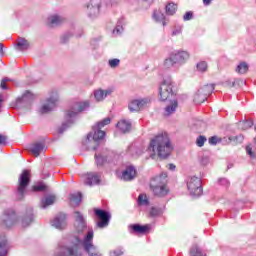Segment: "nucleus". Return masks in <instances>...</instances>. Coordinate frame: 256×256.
Returning <instances> with one entry per match:
<instances>
[{
	"label": "nucleus",
	"mask_w": 256,
	"mask_h": 256,
	"mask_svg": "<svg viewBox=\"0 0 256 256\" xmlns=\"http://www.w3.org/2000/svg\"><path fill=\"white\" fill-rule=\"evenodd\" d=\"M75 219L78 233H85L86 231V235L83 240H81V236H78L75 238V242L62 246L60 256H83L79 247H83L88 255L97 256L93 245V230L87 231V225L81 212H75Z\"/></svg>",
	"instance_id": "f257e3e1"
},
{
	"label": "nucleus",
	"mask_w": 256,
	"mask_h": 256,
	"mask_svg": "<svg viewBox=\"0 0 256 256\" xmlns=\"http://www.w3.org/2000/svg\"><path fill=\"white\" fill-rule=\"evenodd\" d=\"M148 151H150L151 159L159 157L160 159H167L173 151L171 140L167 133H162L154 136L149 143Z\"/></svg>",
	"instance_id": "f03ea898"
},
{
	"label": "nucleus",
	"mask_w": 256,
	"mask_h": 256,
	"mask_svg": "<svg viewBox=\"0 0 256 256\" xmlns=\"http://www.w3.org/2000/svg\"><path fill=\"white\" fill-rule=\"evenodd\" d=\"M150 189L156 197H165V195H168L167 173H162L152 178L150 181Z\"/></svg>",
	"instance_id": "7ed1b4c3"
},
{
	"label": "nucleus",
	"mask_w": 256,
	"mask_h": 256,
	"mask_svg": "<svg viewBox=\"0 0 256 256\" xmlns=\"http://www.w3.org/2000/svg\"><path fill=\"white\" fill-rule=\"evenodd\" d=\"M31 183V171L23 170L18 178V186L16 190V195L19 200L23 199L27 194V188Z\"/></svg>",
	"instance_id": "20e7f679"
},
{
	"label": "nucleus",
	"mask_w": 256,
	"mask_h": 256,
	"mask_svg": "<svg viewBox=\"0 0 256 256\" xmlns=\"http://www.w3.org/2000/svg\"><path fill=\"white\" fill-rule=\"evenodd\" d=\"M86 109H89V102H76L72 106L71 110L67 111L66 113V120L68 123H72L73 117H75L78 113H81V111H85Z\"/></svg>",
	"instance_id": "39448f33"
},
{
	"label": "nucleus",
	"mask_w": 256,
	"mask_h": 256,
	"mask_svg": "<svg viewBox=\"0 0 256 256\" xmlns=\"http://www.w3.org/2000/svg\"><path fill=\"white\" fill-rule=\"evenodd\" d=\"M187 187L194 197L203 195V187H201V179L199 177H191L188 180Z\"/></svg>",
	"instance_id": "423d86ee"
},
{
	"label": "nucleus",
	"mask_w": 256,
	"mask_h": 256,
	"mask_svg": "<svg viewBox=\"0 0 256 256\" xmlns=\"http://www.w3.org/2000/svg\"><path fill=\"white\" fill-rule=\"evenodd\" d=\"M159 95L162 101H167L173 95V81L164 80L160 85Z\"/></svg>",
	"instance_id": "0eeeda50"
},
{
	"label": "nucleus",
	"mask_w": 256,
	"mask_h": 256,
	"mask_svg": "<svg viewBox=\"0 0 256 256\" xmlns=\"http://www.w3.org/2000/svg\"><path fill=\"white\" fill-rule=\"evenodd\" d=\"M59 101V95L57 92H52L46 100V104H44L41 109L40 113L44 115L45 113H49L50 111H53L55 107H57V102Z\"/></svg>",
	"instance_id": "6e6552de"
},
{
	"label": "nucleus",
	"mask_w": 256,
	"mask_h": 256,
	"mask_svg": "<svg viewBox=\"0 0 256 256\" xmlns=\"http://www.w3.org/2000/svg\"><path fill=\"white\" fill-rule=\"evenodd\" d=\"M111 221V213L105 210L97 209V227L98 229H105L109 227Z\"/></svg>",
	"instance_id": "1a4fd4ad"
},
{
	"label": "nucleus",
	"mask_w": 256,
	"mask_h": 256,
	"mask_svg": "<svg viewBox=\"0 0 256 256\" xmlns=\"http://www.w3.org/2000/svg\"><path fill=\"white\" fill-rule=\"evenodd\" d=\"M2 223L4 227H13V225L17 223V214H15V210H5L2 216Z\"/></svg>",
	"instance_id": "9d476101"
},
{
	"label": "nucleus",
	"mask_w": 256,
	"mask_h": 256,
	"mask_svg": "<svg viewBox=\"0 0 256 256\" xmlns=\"http://www.w3.org/2000/svg\"><path fill=\"white\" fill-rule=\"evenodd\" d=\"M83 145L88 150L97 149V130L94 129L87 135L86 139L83 141Z\"/></svg>",
	"instance_id": "9b49d317"
},
{
	"label": "nucleus",
	"mask_w": 256,
	"mask_h": 256,
	"mask_svg": "<svg viewBox=\"0 0 256 256\" xmlns=\"http://www.w3.org/2000/svg\"><path fill=\"white\" fill-rule=\"evenodd\" d=\"M106 125H111V118L106 117L97 123V141H103L105 139L107 132L102 130Z\"/></svg>",
	"instance_id": "f8f14e48"
},
{
	"label": "nucleus",
	"mask_w": 256,
	"mask_h": 256,
	"mask_svg": "<svg viewBox=\"0 0 256 256\" xmlns=\"http://www.w3.org/2000/svg\"><path fill=\"white\" fill-rule=\"evenodd\" d=\"M51 223L56 229H65V227H67V216L60 213L52 220Z\"/></svg>",
	"instance_id": "ddd939ff"
},
{
	"label": "nucleus",
	"mask_w": 256,
	"mask_h": 256,
	"mask_svg": "<svg viewBox=\"0 0 256 256\" xmlns=\"http://www.w3.org/2000/svg\"><path fill=\"white\" fill-rule=\"evenodd\" d=\"M81 179L84 185H88L89 187L93 185H97V173L96 172H87L86 174L81 175Z\"/></svg>",
	"instance_id": "4468645a"
},
{
	"label": "nucleus",
	"mask_w": 256,
	"mask_h": 256,
	"mask_svg": "<svg viewBox=\"0 0 256 256\" xmlns=\"http://www.w3.org/2000/svg\"><path fill=\"white\" fill-rule=\"evenodd\" d=\"M145 105H147V101L145 100H132L128 107L131 113H135L141 111Z\"/></svg>",
	"instance_id": "2eb2a0df"
},
{
	"label": "nucleus",
	"mask_w": 256,
	"mask_h": 256,
	"mask_svg": "<svg viewBox=\"0 0 256 256\" xmlns=\"http://www.w3.org/2000/svg\"><path fill=\"white\" fill-rule=\"evenodd\" d=\"M45 151V144L41 142H36L31 145L30 147V153L34 155V157H39L41 155V152Z\"/></svg>",
	"instance_id": "dca6fc26"
},
{
	"label": "nucleus",
	"mask_w": 256,
	"mask_h": 256,
	"mask_svg": "<svg viewBox=\"0 0 256 256\" xmlns=\"http://www.w3.org/2000/svg\"><path fill=\"white\" fill-rule=\"evenodd\" d=\"M174 55V59L176 60V63H185L189 61V52L187 51H178L177 53H172Z\"/></svg>",
	"instance_id": "f3484780"
},
{
	"label": "nucleus",
	"mask_w": 256,
	"mask_h": 256,
	"mask_svg": "<svg viewBox=\"0 0 256 256\" xmlns=\"http://www.w3.org/2000/svg\"><path fill=\"white\" fill-rule=\"evenodd\" d=\"M152 19H154L156 23H162L163 27L167 25V19L165 18V14H163L161 10H154Z\"/></svg>",
	"instance_id": "a211bd4d"
},
{
	"label": "nucleus",
	"mask_w": 256,
	"mask_h": 256,
	"mask_svg": "<svg viewBox=\"0 0 256 256\" xmlns=\"http://www.w3.org/2000/svg\"><path fill=\"white\" fill-rule=\"evenodd\" d=\"M135 175H137V171L133 167H128L122 174V179L124 181H132V179H135Z\"/></svg>",
	"instance_id": "6ab92c4d"
},
{
	"label": "nucleus",
	"mask_w": 256,
	"mask_h": 256,
	"mask_svg": "<svg viewBox=\"0 0 256 256\" xmlns=\"http://www.w3.org/2000/svg\"><path fill=\"white\" fill-rule=\"evenodd\" d=\"M116 127L122 132V133H129L131 131V122L127 120H120Z\"/></svg>",
	"instance_id": "aec40b11"
},
{
	"label": "nucleus",
	"mask_w": 256,
	"mask_h": 256,
	"mask_svg": "<svg viewBox=\"0 0 256 256\" xmlns=\"http://www.w3.org/2000/svg\"><path fill=\"white\" fill-rule=\"evenodd\" d=\"M130 229H132L134 233L145 235V233L149 231V226L148 225L141 226L139 224H133L130 226Z\"/></svg>",
	"instance_id": "412c9836"
},
{
	"label": "nucleus",
	"mask_w": 256,
	"mask_h": 256,
	"mask_svg": "<svg viewBox=\"0 0 256 256\" xmlns=\"http://www.w3.org/2000/svg\"><path fill=\"white\" fill-rule=\"evenodd\" d=\"M9 246L7 245V239L5 236L0 237V256H7Z\"/></svg>",
	"instance_id": "4be33fe9"
},
{
	"label": "nucleus",
	"mask_w": 256,
	"mask_h": 256,
	"mask_svg": "<svg viewBox=\"0 0 256 256\" xmlns=\"http://www.w3.org/2000/svg\"><path fill=\"white\" fill-rule=\"evenodd\" d=\"M82 195L80 192L74 193L70 195V204L72 207H79V203H81Z\"/></svg>",
	"instance_id": "5701e85b"
},
{
	"label": "nucleus",
	"mask_w": 256,
	"mask_h": 256,
	"mask_svg": "<svg viewBox=\"0 0 256 256\" xmlns=\"http://www.w3.org/2000/svg\"><path fill=\"white\" fill-rule=\"evenodd\" d=\"M199 91L202 93V95H205L206 99L215 91V85L213 84H206L202 88L199 89Z\"/></svg>",
	"instance_id": "b1692460"
},
{
	"label": "nucleus",
	"mask_w": 256,
	"mask_h": 256,
	"mask_svg": "<svg viewBox=\"0 0 256 256\" xmlns=\"http://www.w3.org/2000/svg\"><path fill=\"white\" fill-rule=\"evenodd\" d=\"M62 21H63V18L61 16H57V15L50 16L48 18V25L49 27H56L57 25H61Z\"/></svg>",
	"instance_id": "393cba45"
},
{
	"label": "nucleus",
	"mask_w": 256,
	"mask_h": 256,
	"mask_svg": "<svg viewBox=\"0 0 256 256\" xmlns=\"http://www.w3.org/2000/svg\"><path fill=\"white\" fill-rule=\"evenodd\" d=\"M53 203H55V196L49 195L41 200V207L42 209H47V207L53 205Z\"/></svg>",
	"instance_id": "a878e982"
},
{
	"label": "nucleus",
	"mask_w": 256,
	"mask_h": 256,
	"mask_svg": "<svg viewBox=\"0 0 256 256\" xmlns=\"http://www.w3.org/2000/svg\"><path fill=\"white\" fill-rule=\"evenodd\" d=\"M235 71L238 75H245L249 71V64L247 62H240Z\"/></svg>",
	"instance_id": "bb28decb"
},
{
	"label": "nucleus",
	"mask_w": 256,
	"mask_h": 256,
	"mask_svg": "<svg viewBox=\"0 0 256 256\" xmlns=\"http://www.w3.org/2000/svg\"><path fill=\"white\" fill-rule=\"evenodd\" d=\"M112 93H113V90L111 89H108V90L98 89L97 101H103L108 95H111Z\"/></svg>",
	"instance_id": "cd10ccee"
},
{
	"label": "nucleus",
	"mask_w": 256,
	"mask_h": 256,
	"mask_svg": "<svg viewBox=\"0 0 256 256\" xmlns=\"http://www.w3.org/2000/svg\"><path fill=\"white\" fill-rule=\"evenodd\" d=\"M194 103H197L198 105H201V103H205L207 101V97L203 95L199 90L194 94L193 97Z\"/></svg>",
	"instance_id": "c85d7f7f"
},
{
	"label": "nucleus",
	"mask_w": 256,
	"mask_h": 256,
	"mask_svg": "<svg viewBox=\"0 0 256 256\" xmlns=\"http://www.w3.org/2000/svg\"><path fill=\"white\" fill-rule=\"evenodd\" d=\"M176 63L177 60H175V55L171 53L170 57L164 60V67L165 69H171V67H173V65H176Z\"/></svg>",
	"instance_id": "c756f323"
},
{
	"label": "nucleus",
	"mask_w": 256,
	"mask_h": 256,
	"mask_svg": "<svg viewBox=\"0 0 256 256\" xmlns=\"http://www.w3.org/2000/svg\"><path fill=\"white\" fill-rule=\"evenodd\" d=\"M17 47L19 51H27V49H29V41H27L25 38H19Z\"/></svg>",
	"instance_id": "7c9ffc66"
},
{
	"label": "nucleus",
	"mask_w": 256,
	"mask_h": 256,
	"mask_svg": "<svg viewBox=\"0 0 256 256\" xmlns=\"http://www.w3.org/2000/svg\"><path fill=\"white\" fill-rule=\"evenodd\" d=\"M243 139V135L230 136L228 138V143H233V145H239V143H243Z\"/></svg>",
	"instance_id": "2f4dec72"
},
{
	"label": "nucleus",
	"mask_w": 256,
	"mask_h": 256,
	"mask_svg": "<svg viewBox=\"0 0 256 256\" xmlns=\"http://www.w3.org/2000/svg\"><path fill=\"white\" fill-rule=\"evenodd\" d=\"M177 12V5L175 3H169L166 6V15H173Z\"/></svg>",
	"instance_id": "473e14b6"
},
{
	"label": "nucleus",
	"mask_w": 256,
	"mask_h": 256,
	"mask_svg": "<svg viewBox=\"0 0 256 256\" xmlns=\"http://www.w3.org/2000/svg\"><path fill=\"white\" fill-rule=\"evenodd\" d=\"M137 203H138V205H140V206L149 205V199L147 198V195H145V194H140V195L138 196Z\"/></svg>",
	"instance_id": "72a5a7b5"
},
{
	"label": "nucleus",
	"mask_w": 256,
	"mask_h": 256,
	"mask_svg": "<svg viewBox=\"0 0 256 256\" xmlns=\"http://www.w3.org/2000/svg\"><path fill=\"white\" fill-rule=\"evenodd\" d=\"M177 107H178L177 101L172 102L171 105L167 106L165 109L167 115H171V113H175Z\"/></svg>",
	"instance_id": "f704fd0d"
},
{
	"label": "nucleus",
	"mask_w": 256,
	"mask_h": 256,
	"mask_svg": "<svg viewBox=\"0 0 256 256\" xmlns=\"http://www.w3.org/2000/svg\"><path fill=\"white\" fill-rule=\"evenodd\" d=\"M33 223V214H29L28 216L24 217L22 220L23 227H29Z\"/></svg>",
	"instance_id": "c9c22d12"
},
{
	"label": "nucleus",
	"mask_w": 256,
	"mask_h": 256,
	"mask_svg": "<svg viewBox=\"0 0 256 256\" xmlns=\"http://www.w3.org/2000/svg\"><path fill=\"white\" fill-rule=\"evenodd\" d=\"M206 142H207V137L203 135L198 136L196 139L197 147H203V145H205Z\"/></svg>",
	"instance_id": "e433bc0d"
},
{
	"label": "nucleus",
	"mask_w": 256,
	"mask_h": 256,
	"mask_svg": "<svg viewBox=\"0 0 256 256\" xmlns=\"http://www.w3.org/2000/svg\"><path fill=\"white\" fill-rule=\"evenodd\" d=\"M125 255V250L123 248H116L115 250L110 251V256H122Z\"/></svg>",
	"instance_id": "4c0bfd02"
},
{
	"label": "nucleus",
	"mask_w": 256,
	"mask_h": 256,
	"mask_svg": "<svg viewBox=\"0 0 256 256\" xmlns=\"http://www.w3.org/2000/svg\"><path fill=\"white\" fill-rule=\"evenodd\" d=\"M119 63H121V60L117 58L110 59L108 61L109 67H111L112 69H115V67H119Z\"/></svg>",
	"instance_id": "58836bf2"
},
{
	"label": "nucleus",
	"mask_w": 256,
	"mask_h": 256,
	"mask_svg": "<svg viewBox=\"0 0 256 256\" xmlns=\"http://www.w3.org/2000/svg\"><path fill=\"white\" fill-rule=\"evenodd\" d=\"M207 62L205 61H202V62H199L197 64V69L201 72V73H205V71H207Z\"/></svg>",
	"instance_id": "ea45409f"
},
{
	"label": "nucleus",
	"mask_w": 256,
	"mask_h": 256,
	"mask_svg": "<svg viewBox=\"0 0 256 256\" xmlns=\"http://www.w3.org/2000/svg\"><path fill=\"white\" fill-rule=\"evenodd\" d=\"M221 138L219 136H212L208 139L210 145H217V143H221Z\"/></svg>",
	"instance_id": "a19ab883"
},
{
	"label": "nucleus",
	"mask_w": 256,
	"mask_h": 256,
	"mask_svg": "<svg viewBox=\"0 0 256 256\" xmlns=\"http://www.w3.org/2000/svg\"><path fill=\"white\" fill-rule=\"evenodd\" d=\"M33 191H47V186L44 183H39L33 186Z\"/></svg>",
	"instance_id": "79ce46f5"
},
{
	"label": "nucleus",
	"mask_w": 256,
	"mask_h": 256,
	"mask_svg": "<svg viewBox=\"0 0 256 256\" xmlns=\"http://www.w3.org/2000/svg\"><path fill=\"white\" fill-rule=\"evenodd\" d=\"M240 127L243 130L251 129V127H253V123H251V122H243V123L240 124Z\"/></svg>",
	"instance_id": "37998d69"
},
{
	"label": "nucleus",
	"mask_w": 256,
	"mask_h": 256,
	"mask_svg": "<svg viewBox=\"0 0 256 256\" xmlns=\"http://www.w3.org/2000/svg\"><path fill=\"white\" fill-rule=\"evenodd\" d=\"M193 19V12L189 11L186 12L185 15L183 16L184 21H191Z\"/></svg>",
	"instance_id": "c03bdc74"
},
{
	"label": "nucleus",
	"mask_w": 256,
	"mask_h": 256,
	"mask_svg": "<svg viewBox=\"0 0 256 256\" xmlns=\"http://www.w3.org/2000/svg\"><path fill=\"white\" fill-rule=\"evenodd\" d=\"M97 163H98V165H104L105 163H107V157H105V156H98Z\"/></svg>",
	"instance_id": "a18cd8bd"
},
{
	"label": "nucleus",
	"mask_w": 256,
	"mask_h": 256,
	"mask_svg": "<svg viewBox=\"0 0 256 256\" xmlns=\"http://www.w3.org/2000/svg\"><path fill=\"white\" fill-rule=\"evenodd\" d=\"M159 213H161V211L155 207H152L150 210L151 217H157V215H159Z\"/></svg>",
	"instance_id": "49530a36"
},
{
	"label": "nucleus",
	"mask_w": 256,
	"mask_h": 256,
	"mask_svg": "<svg viewBox=\"0 0 256 256\" xmlns=\"http://www.w3.org/2000/svg\"><path fill=\"white\" fill-rule=\"evenodd\" d=\"M23 101H27V99H33V94L31 92L26 91L24 95L22 96Z\"/></svg>",
	"instance_id": "de8ad7c7"
},
{
	"label": "nucleus",
	"mask_w": 256,
	"mask_h": 256,
	"mask_svg": "<svg viewBox=\"0 0 256 256\" xmlns=\"http://www.w3.org/2000/svg\"><path fill=\"white\" fill-rule=\"evenodd\" d=\"M191 256H202L201 252L199 251V248H193L190 251Z\"/></svg>",
	"instance_id": "09e8293b"
},
{
	"label": "nucleus",
	"mask_w": 256,
	"mask_h": 256,
	"mask_svg": "<svg viewBox=\"0 0 256 256\" xmlns=\"http://www.w3.org/2000/svg\"><path fill=\"white\" fill-rule=\"evenodd\" d=\"M8 81H9V78L2 79L1 84H0L1 89H4V90L7 89V82Z\"/></svg>",
	"instance_id": "8fccbe9b"
},
{
	"label": "nucleus",
	"mask_w": 256,
	"mask_h": 256,
	"mask_svg": "<svg viewBox=\"0 0 256 256\" xmlns=\"http://www.w3.org/2000/svg\"><path fill=\"white\" fill-rule=\"evenodd\" d=\"M0 145H7V136L0 134Z\"/></svg>",
	"instance_id": "3c124183"
},
{
	"label": "nucleus",
	"mask_w": 256,
	"mask_h": 256,
	"mask_svg": "<svg viewBox=\"0 0 256 256\" xmlns=\"http://www.w3.org/2000/svg\"><path fill=\"white\" fill-rule=\"evenodd\" d=\"M88 11H92L93 15H95V5H93V1H90V3L87 5Z\"/></svg>",
	"instance_id": "603ef678"
},
{
	"label": "nucleus",
	"mask_w": 256,
	"mask_h": 256,
	"mask_svg": "<svg viewBox=\"0 0 256 256\" xmlns=\"http://www.w3.org/2000/svg\"><path fill=\"white\" fill-rule=\"evenodd\" d=\"M69 37H71V34H65L64 36H62L61 43H66L67 41H69Z\"/></svg>",
	"instance_id": "864d4df0"
},
{
	"label": "nucleus",
	"mask_w": 256,
	"mask_h": 256,
	"mask_svg": "<svg viewBox=\"0 0 256 256\" xmlns=\"http://www.w3.org/2000/svg\"><path fill=\"white\" fill-rule=\"evenodd\" d=\"M212 0H203L204 5H211Z\"/></svg>",
	"instance_id": "5fc2aeb1"
},
{
	"label": "nucleus",
	"mask_w": 256,
	"mask_h": 256,
	"mask_svg": "<svg viewBox=\"0 0 256 256\" xmlns=\"http://www.w3.org/2000/svg\"><path fill=\"white\" fill-rule=\"evenodd\" d=\"M168 169H170V171H174L175 165L174 164H169Z\"/></svg>",
	"instance_id": "6e6d98bb"
},
{
	"label": "nucleus",
	"mask_w": 256,
	"mask_h": 256,
	"mask_svg": "<svg viewBox=\"0 0 256 256\" xmlns=\"http://www.w3.org/2000/svg\"><path fill=\"white\" fill-rule=\"evenodd\" d=\"M246 151L249 155H253V152L251 151V148L250 147H247L246 148Z\"/></svg>",
	"instance_id": "4d7b16f0"
},
{
	"label": "nucleus",
	"mask_w": 256,
	"mask_h": 256,
	"mask_svg": "<svg viewBox=\"0 0 256 256\" xmlns=\"http://www.w3.org/2000/svg\"><path fill=\"white\" fill-rule=\"evenodd\" d=\"M3 53V44L0 43V55Z\"/></svg>",
	"instance_id": "13d9d810"
},
{
	"label": "nucleus",
	"mask_w": 256,
	"mask_h": 256,
	"mask_svg": "<svg viewBox=\"0 0 256 256\" xmlns=\"http://www.w3.org/2000/svg\"><path fill=\"white\" fill-rule=\"evenodd\" d=\"M228 87H235V82H232L231 84H228Z\"/></svg>",
	"instance_id": "bf43d9fd"
},
{
	"label": "nucleus",
	"mask_w": 256,
	"mask_h": 256,
	"mask_svg": "<svg viewBox=\"0 0 256 256\" xmlns=\"http://www.w3.org/2000/svg\"><path fill=\"white\" fill-rule=\"evenodd\" d=\"M94 215L97 217V208H94Z\"/></svg>",
	"instance_id": "052dcab7"
},
{
	"label": "nucleus",
	"mask_w": 256,
	"mask_h": 256,
	"mask_svg": "<svg viewBox=\"0 0 256 256\" xmlns=\"http://www.w3.org/2000/svg\"><path fill=\"white\" fill-rule=\"evenodd\" d=\"M94 97H97V91L96 90L94 91Z\"/></svg>",
	"instance_id": "680f3d73"
},
{
	"label": "nucleus",
	"mask_w": 256,
	"mask_h": 256,
	"mask_svg": "<svg viewBox=\"0 0 256 256\" xmlns=\"http://www.w3.org/2000/svg\"><path fill=\"white\" fill-rule=\"evenodd\" d=\"M62 127L65 129V127H67V124H65V123L62 124Z\"/></svg>",
	"instance_id": "e2e57ef3"
},
{
	"label": "nucleus",
	"mask_w": 256,
	"mask_h": 256,
	"mask_svg": "<svg viewBox=\"0 0 256 256\" xmlns=\"http://www.w3.org/2000/svg\"><path fill=\"white\" fill-rule=\"evenodd\" d=\"M94 159H97V152H95L94 154Z\"/></svg>",
	"instance_id": "0e129e2a"
},
{
	"label": "nucleus",
	"mask_w": 256,
	"mask_h": 256,
	"mask_svg": "<svg viewBox=\"0 0 256 256\" xmlns=\"http://www.w3.org/2000/svg\"><path fill=\"white\" fill-rule=\"evenodd\" d=\"M172 35H177V32H173Z\"/></svg>",
	"instance_id": "69168bd1"
},
{
	"label": "nucleus",
	"mask_w": 256,
	"mask_h": 256,
	"mask_svg": "<svg viewBox=\"0 0 256 256\" xmlns=\"http://www.w3.org/2000/svg\"><path fill=\"white\" fill-rule=\"evenodd\" d=\"M89 15H90V17H91V13H90Z\"/></svg>",
	"instance_id": "338daca9"
}]
</instances>
